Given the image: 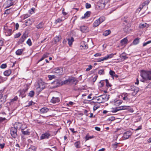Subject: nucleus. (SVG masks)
Segmentation results:
<instances>
[{"instance_id": "nucleus-1", "label": "nucleus", "mask_w": 151, "mask_h": 151, "mask_svg": "<svg viewBox=\"0 0 151 151\" xmlns=\"http://www.w3.org/2000/svg\"><path fill=\"white\" fill-rule=\"evenodd\" d=\"M140 76L145 80H151V70H141Z\"/></svg>"}, {"instance_id": "nucleus-2", "label": "nucleus", "mask_w": 151, "mask_h": 151, "mask_svg": "<svg viewBox=\"0 0 151 151\" xmlns=\"http://www.w3.org/2000/svg\"><path fill=\"white\" fill-rule=\"evenodd\" d=\"M78 82V80L76 78L72 77H70L67 80L63 81L64 84H72L74 83L76 85Z\"/></svg>"}, {"instance_id": "nucleus-3", "label": "nucleus", "mask_w": 151, "mask_h": 151, "mask_svg": "<svg viewBox=\"0 0 151 151\" xmlns=\"http://www.w3.org/2000/svg\"><path fill=\"white\" fill-rule=\"evenodd\" d=\"M130 108V106H122L112 108L111 111L113 113H114L121 110L129 109Z\"/></svg>"}, {"instance_id": "nucleus-4", "label": "nucleus", "mask_w": 151, "mask_h": 151, "mask_svg": "<svg viewBox=\"0 0 151 151\" xmlns=\"http://www.w3.org/2000/svg\"><path fill=\"white\" fill-rule=\"evenodd\" d=\"M38 87L37 90L39 92H40L45 87V83L41 79L39 80L38 81Z\"/></svg>"}, {"instance_id": "nucleus-5", "label": "nucleus", "mask_w": 151, "mask_h": 151, "mask_svg": "<svg viewBox=\"0 0 151 151\" xmlns=\"http://www.w3.org/2000/svg\"><path fill=\"white\" fill-rule=\"evenodd\" d=\"M105 19V17H101L94 22L93 24V27H97L100 24L104 21Z\"/></svg>"}, {"instance_id": "nucleus-6", "label": "nucleus", "mask_w": 151, "mask_h": 151, "mask_svg": "<svg viewBox=\"0 0 151 151\" xmlns=\"http://www.w3.org/2000/svg\"><path fill=\"white\" fill-rule=\"evenodd\" d=\"M52 84L54 85L53 88H55L64 84L63 83V81H62L60 79H56L53 81L52 83Z\"/></svg>"}, {"instance_id": "nucleus-7", "label": "nucleus", "mask_w": 151, "mask_h": 151, "mask_svg": "<svg viewBox=\"0 0 151 151\" xmlns=\"http://www.w3.org/2000/svg\"><path fill=\"white\" fill-rule=\"evenodd\" d=\"M109 0H101L97 4L98 6L100 9H103L109 2Z\"/></svg>"}, {"instance_id": "nucleus-8", "label": "nucleus", "mask_w": 151, "mask_h": 151, "mask_svg": "<svg viewBox=\"0 0 151 151\" xmlns=\"http://www.w3.org/2000/svg\"><path fill=\"white\" fill-rule=\"evenodd\" d=\"M10 134L11 136L14 138L17 137V129L14 126L10 128Z\"/></svg>"}, {"instance_id": "nucleus-9", "label": "nucleus", "mask_w": 151, "mask_h": 151, "mask_svg": "<svg viewBox=\"0 0 151 151\" xmlns=\"http://www.w3.org/2000/svg\"><path fill=\"white\" fill-rule=\"evenodd\" d=\"M53 72L57 76L60 75L62 74L63 69L61 68H57L53 69Z\"/></svg>"}, {"instance_id": "nucleus-10", "label": "nucleus", "mask_w": 151, "mask_h": 151, "mask_svg": "<svg viewBox=\"0 0 151 151\" xmlns=\"http://www.w3.org/2000/svg\"><path fill=\"white\" fill-rule=\"evenodd\" d=\"M51 134L49 132H46L42 134L40 137V139H48L49 137H51Z\"/></svg>"}, {"instance_id": "nucleus-11", "label": "nucleus", "mask_w": 151, "mask_h": 151, "mask_svg": "<svg viewBox=\"0 0 151 151\" xmlns=\"http://www.w3.org/2000/svg\"><path fill=\"white\" fill-rule=\"evenodd\" d=\"M14 1L12 0H7L5 3L4 5L6 6V8L9 7L14 5Z\"/></svg>"}, {"instance_id": "nucleus-12", "label": "nucleus", "mask_w": 151, "mask_h": 151, "mask_svg": "<svg viewBox=\"0 0 151 151\" xmlns=\"http://www.w3.org/2000/svg\"><path fill=\"white\" fill-rule=\"evenodd\" d=\"M132 133L130 131H127L124 133L123 134V138L125 139H127L132 135Z\"/></svg>"}, {"instance_id": "nucleus-13", "label": "nucleus", "mask_w": 151, "mask_h": 151, "mask_svg": "<svg viewBox=\"0 0 151 151\" xmlns=\"http://www.w3.org/2000/svg\"><path fill=\"white\" fill-rule=\"evenodd\" d=\"M101 96V99L102 102H104L108 100L109 99V95L106 94L102 95Z\"/></svg>"}, {"instance_id": "nucleus-14", "label": "nucleus", "mask_w": 151, "mask_h": 151, "mask_svg": "<svg viewBox=\"0 0 151 151\" xmlns=\"http://www.w3.org/2000/svg\"><path fill=\"white\" fill-rule=\"evenodd\" d=\"M4 32L6 36L11 35L12 34V29L9 28H6L5 27L4 29Z\"/></svg>"}, {"instance_id": "nucleus-15", "label": "nucleus", "mask_w": 151, "mask_h": 151, "mask_svg": "<svg viewBox=\"0 0 151 151\" xmlns=\"http://www.w3.org/2000/svg\"><path fill=\"white\" fill-rule=\"evenodd\" d=\"M27 37V36L25 33L23 34L19 40L18 42L19 43V44L22 43L24 41Z\"/></svg>"}, {"instance_id": "nucleus-16", "label": "nucleus", "mask_w": 151, "mask_h": 151, "mask_svg": "<svg viewBox=\"0 0 151 151\" xmlns=\"http://www.w3.org/2000/svg\"><path fill=\"white\" fill-rule=\"evenodd\" d=\"M60 101V99L58 97H53L51 100L50 102L53 104L59 102Z\"/></svg>"}, {"instance_id": "nucleus-17", "label": "nucleus", "mask_w": 151, "mask_h": 151, "mask_svg": "<svg viewBox=\"0 0 151 151\" xmlns=\"http://www.w3.org/2000/svg\"><path fill=\"white\" fill-rule=\"evenodd\" d=\"M22 124L19 122H16L14 125V126L16 127L17 129H18L19 130H21Z\"/></svg>"}, {"instance_id": "nucleus-18", "label": "nucleus", "mask_w": 151, "mask_h": 151, "mask_svg": "<svg viewBox=\"0 0 151 151\" xmlns=\"http://www.w3.org/2000/svg\"><path fill=\"white\" fill-rule=\"evenodd\" d=\"M81 31L83 32H86L88 31V27L85 26H82L80 27Z\"/></svg>"}, {"instance_id": "nucleus-19", "label": "nucleus", "mask_w": 151, "mask_h": 151, "mask_svg": "<svg viewBox=\"0 0 151 151\" xmlns=\"http://www.w3.org/2000/svg\"><path fill=\"white\" fill-rule=\"evenodd\" d=\"M24 88L20 91L21 94H24L28 90L29 86L28 85H25L24 86Z\"/></svg>"}, {"instance_id": "nucleus-20", "label": "nucleus", "mask_w": 151, "mask_h": 151, "mask_svg": "<svg viewBox=\"0 0 151 151\" xmlns=\"http://www.w3.org/2000/svg\"><path fill=\"white\" fill-rule=\"evenodd\" d=\"M61 39V36L60 35L57 36L54 38L55 44L59 42Z\"/></svg>"}, {"instance_id": "nucleus-21", "label": "nucleus", "mask_w": 151, "mask_h": 151, "mask_svg": "<svg viewBox=\"0 0 151 151\" xmlns=\"http://www.w3.org/2000/svg\"><path fill=\"white\" fill-rule=\"evenodd\" d=\"M44 23L42 22H41L36 26V27L38 29L44 28Z\"/></svg>"}, {"instance_id": "nucleus-22", "label": "nucleus", "mask_w": 151, "mask_h": 151, "mask_svg": "<svg viewBox=\"0 0 151 151\" xmlns=\"http://www.w3.org/2000/svg\"><path fill=\"white\" fill-rule=\"evenodd\" d=\"M5 96L3 97V95L1 93H0V101L1 102V103H4L6 101V98H5Z\"/></svg>"}, {"instance_id": "nucleus-23", "label": "nucleus", "mask_w": 151, "mask_h": 151, "mask_svg": "<svg viewBox=\"0 0 151 151\" xmlns=\"http://www.w3.org/2000/svg\"><path fill=\"white\" fill-rule=\"evenodd\" d=\"M121 60L122 61H123L127 58V57H126L125 53H123L120 55Z\"/></svg>"}, {"instance_id": "nucleus-24", "label": "nucleus", "mask_w": 151, "mask_h": 151, "mask_svg": "<svg viewBox=\"0 0 151 151\" xmlns=\"http://www.w3.org/2000/svg\"><path fill=\"white\" fill-rule=\"evenodd\" d=\"M91 12L90 11L87 12L84 14L83 16L81 17L82 19H84L86 17H89L91 14Z\"/></svg>"}, {"instance_id": "nucleus-25", "label": "nucleus", "mask_w": 151, "mask_h": 151, "mask_svg": "<svg viewBox=\"0 0 151 151\" xmlns=\"http://www.w3.org/2000/svg\"><path fill=\"white\" fill-rule=\"evenodd\" d=\"M49 110V109L47 108L44 107L42 108L40 110V111L41 113H45L47 112Z\"/></svg>"}, {"instance_id": "nucleus-26", "label": "nucleus", "mask_w": 151, "mask_h": 151, "mask_svg": "<svg viewBox=\"0 0 151 151\" xmlns=\"http://www.w3.org/2000/svg\"><path fill=\"white\" fill-rule=\"evenodd\" d=\"M11 73V70L10 69L8 70L5 71L4 73V76H8L10 75Z\"/></svg>"}, {"instance_id": "nucleus-27", "label": "nucleus", "mask_w": 151, "mask_h": 151, "mask_svg": "<svg viewBox=\"0 0 151 151\" xmlns=\"http://www.w3.org/2000/svg\"><path fill=\"white\" fill-rule=\"evenodd\" d=\"M128 40L127 38H124L123 39L121 40V43L122 45H124V44H126Z\"/></svg>"}, {"instance_id": "nucleus-28", "label": "nucleus", "mask_w": 151, "mask_h": 151, "mask_svg": "<svg viewBox=\"0 0 151 151\" xmlns=\"http://www.w3.org/2000/svg\"><path fill=\"white\" fill-rule=\"evenodd\" d=\"M122 20L123 22H125V23H128L129 21L128 17L127 16L124 17H122Z\"/></svg>"}, {"instance_id": "nucleus-29", "label": "nucleus", "mask_w": 151, "mask_h": 151, "mask_svg": "<svg viewBox=\"0 0 151 151\" xmlns=\"http://www.w3.org/2000/svg\"><path fill=\"white\" fill-rule=\"evenodd\" d=\"M68 41V44L70 46L72 44L73 42L74 41V39L73 37H71L70 38L67 39Z\"/></svg>"}, {"instance_id": "nucleus-30", "label": "nucleus", "mask_w": 151, "mask_h": 151, "mask_svg": "<svg viewBox=\"0 0 151 151\" xmlns=\"http://www.w3.org/2000/svg\"><path fill=\"white\" fill-rule=\"evenodd\" d=\"M22 133L24 135H29L30 133L29 129H27L26 130H23L21 131Z\"/></svg>"}, {"instance_id": "nucleus-31", "label": "nucleus", "mask_w": 151, "mask_h": 151, "mask_svg": "<svg viewBox=\"0 0 151 151\" xmlns=\"http://www.w3.org/2000/svg\"><path fill=\"white\" fill-rule=\"evenodd\" d=\"M23 52V50L22 49H18L16 52V54L17 55H20Z\"/></svg>"}, {"instance_id": "nucleus-32", "label": "nucleus", "mask_w": 151, "mask_h": 151, "mask_svg": "<svg viewBox=\"0 0 151 151\" xmlns=\"http://www.w3.org/2000/svg\"><path fill=\"white\" fill-rule=\"evenodd\" d=\"M74 145L75 147L77 148L81 147V142L80 141H78L75 142Z\"/></svg>"}, {"instance_id": "nucleus-33", "label": "nucleus", "mask_w": 151, "mask_h": 151, "mask_svg": "<svg viewBox=\"0 0 151 151\" xmlns=\"http://www.w3.org/2000/svg\"><path fill=\"white\" fill-rule=\"evenodd\" d=\"M32 21L31 19H29L25 21V24L26 26L32 24Z\"/></svg>"}, {"instance_id": "nucleus-34", "label": "nucleus", "mask_w": 151, "mask_h": 151, "mask_svg": "<svg viewBox=\"0 0 151 151\" xmlns=\"http://www.w3.org/2000/svg\"><path fill=\"white\" fill-rule=\"evenodd\" d=\"M36 148L35 147L31 146L28 149L27 151H36Z\"/></svg>"}, {"instance_id": "nucleus-35", "label": "nucleus", "mask_w": 151, "mask_h": 151, "mask_svg": "<svg viewBox=\"0 0 151 151\" xmlns=\"http://www.w3.org/2000/svg\"><path fill=\"white\" fill-rule=\"evenodd\" d=\"M111 32V31L110 30H106L103 32V35L105 36H106L109 35Z\"/></svg>"}, {"instance_id": "nucleus-36", "label": "nucleus", "mask_w": 151, "mask_h": 151, "mask_svg": "<svg viewBox=\"0 0 151 151\" xmlns=\"http://www.w3.org/2000/svg\"><path fill=\"white\" fill-rule=\"evenodd\" d=\"M131 90L134 91V93L136 94L138 91V88L135 86H133L131 88Z\"/></svg>"}, {"instance_id": "nucleus-37", "label": "nucleus", "mask_w": 151, "mask_h": 151, "mask_svg": "<svg viewBox=\"0 0 151 151\" xmlns=\"http://www.w3.org/2000/svg\"><path fill=\"white\" fill-rule=\"evenodd\" d=\"M114 55V54L112 53H111L110 54L107 55L105 57V59L106 60L108 59L111 58L113 57Z\"/></svg>"}, {"instance_id": "nucleus-38", "label": "nucleus", "mask_w": 151, "mask_h": 151, "mask_svg": "<svg viewBox=\"0 0 151 151\" xmlns=\"http://www.w3.org/2000/svg\"><path fill=\"white\" fill-rule=\"evenodd\" d=\"M35 94V92L33 91H30L28 93V95L30 97H33Z\"/></svg>"}, {"instance_id": "nucleus-39", "label": "nucleus", "mask_w": 151, "mask_h": 151, "mask_svg": "<svg viewBox=\"0 0 151 151\" xmlns=\"http://www.w3.org/2000/svg\"><path fill=\"white\" fill-rule=\"evenodd\" d=\"M139 42V39L137 38L134 40L133 42V43L134 45H136L138 44Z\"/></svg>"}, {"instance_id": "nucleus-40", "label": "nucleus", "mask_w": 151, "mask_h": 151, "mask_svg": "<svg viewBox=\"0 0 151 151\" xmlns=\"http://www.w3.org/2000/svg\"><path fill=\"white\" fill-rule=\"evenodd\" d=\"M75 104V103L72 102L70 101L68 103L66 104V106H70Z\"/></svg>"}, {"instance_id": "nucleus-41", "label": "nucleus", "mask_w": 151, "mask_h": 151, "mask_svg": "<svg viewBox=\"0 0 151 151\" xmlns=\"http://www.w3.org/2000/svg\"><path fill=\"white\" fill-rule=\"evenodd\" d=\"M63 20L59 18L55 20V23L57 24L58 23H60L63 22Z\"/></svg>"}, {"instance_id": "nucleus-42", "label": "nucleus", "mask_w": 151, "mask_h": 151, "mask_svg": "<svg viewBox=\"0 0 151 151\" xmlns=\"http://www.w3.org/2000/svg\"><path fill=\"white\" fill-rule=\"evenodd\" d=\"M48 77L49 80H52L53 79L56 78V77L55 75H48Z\"/></svg>"}, {"instance_id": "nucleus-43", "label": "nucleus", "mask_w": 151, "mask_h": 151, "mask_svg": "<svg viewBox=\"0 0 151 151\" xmlns=\"http://www.w3.org/2000/svg\"><path fill=\"white\" fill-rule=\"evenodd\" d=\"M130 94H128L127 93H124L122 95V96L125 97L127 98H130Z\"/></svg>"}, {"instance_id": "nucleus-44", "label": "nucleus", "mask_w": 151, "mask_h": 151, "mask_svg": "<svg viewBox=\"0 0 151 151\" xmlns=\"http://www.w3.org/2000/svg\"><path fill=\"white\" fill-rule=\"evenodd\" d=\"M109 73L111 75V76L114 78V76L115 74V72L112 70H110L109 71Z\"/></svg>"}, {"instance_id": "nucleus-45", "label": "nucleus", "mask_w": 151, "mask_h": 151, "mask_svg": "<svg viewBox=\"0 0 151 151\" xmlns=\"http://www.w3.org/2000/svg\"><path fill=\"white\" fill-rule=\"evenodd\" d=\"M27 128V127L26 125L25 124H22V127L21 130V131L25 130Z\"/></svg>"}, {"instance_id": "nucleus-46", "label": "nucleus", "mask_w": 151, "mask_h": 151, "mask_svg": "<svg viewBox=\"0 0 151 151\" xmlns=\"http://www.w3.org/2000/svg\"><path fill=\"white\" fill-rule=\"evenodd\" d=\"M98 73L100 75L104 74V69H101L98 72Z\"/></svg>"}, {"instance_id": "nucleus-47", "label": "nucleus", "mask_w": 151, "mask_h": 151, "mask_svg": "<svg viewBox=\"0 0 151 151\" xmlns=\"http://www.w3.org/2000/svg\"><path fill=\"white\" fill-rule=\"evenodd\" d=\"M105 58V57H104V58H100L98 59L97 61V62H100L104 60H106V59Z\"/></svg>"}, {"instance_id": "nucleus-48", "label": "nucleus", "mask_w": 151, "mask_h": 151, "mask_svg": "<svg viewBox=\"0 0 151 151\" xmlns=\"http://www.w3.org/2000/svg\"><path fill=\"white\" fill-rule=\"evenodd\" d=\"M146 23L140 24L139 26V27L140 28H143L146 27Z\"/></svg>"}, {"instance_id": "nucleus-49", "label": "nucleus", "mask_w": 151, "mask_h": 151, "mask_svg": "<svg viewBox=\"0 0 151 151\" xmlns=\"http://www.w3.org/2000/svg\"><path fill=\"white\" fill-rule=\"evenodd\" d=\"M27 43L29 46L32 45V42L31 40L29 39L27 41Z\"/></svg>"}, {"instance_id": "nucleus-50", "label": "nucleus", "mask_w": 151, "mask_h": 151, "mask_svg": "<svg viewBox=\"0 0 151 151\" xmlns=\"http://www.w3.org/2000/svg\"><path fill=\"white\" fill-rule=\"evenodd\" d=\"M106 83V86L107 87H110L111 86V85L109 83V81L108 80L106 79L105 80Z\"/></svg>"}, {"instance_id": "nucleus-51", "label": "nucleus", "mask_w": 151, "mask_h": 151, "mask_svg": "<svg viewBox=\"0 0 151 151\" xmlns=\"http://www.w3.org/2000/svg\"><path fill=\"white\" fill-rule=\"evenodd\" d=\"M122 97V99L123 100L126 101H129L130 100V99L131 98H127L124 96H123Z\"/></svg>"}, {"instance_id": "nucleus-52", "label": "nucleus", "mask_w": 151, "mask_h": 151, "mask_svg": "<svg viewBox=\"0 0 151 151\" xmlns=\"http://www.w3.org/2000/svg\"><path fill=\"white\" fill-rule=\"evenodd\" d=\"M94 137V136H86V140H88L89 139H91L92 138H93Z\"/></svg>"}, {"instance_id": "nucleus-53", "label": "nucleus", "mask_w": 151, "mask_h": 151, "mask_svg": "<svg viewBox=\"0 0 151 151\" xmlns=\"http://www.w3.org/2000/svg\"><path fill=\"white\" fill-rule=\"evenodd\" d=\"M92 68V66L91 65H88V68H87L86 69V71H88Z\"/></svg>"}, {"instance_id": "nucleus-54", "label": "nucleus", "mask_w": 151, "mask_h": 151, "mask_svg": "<svg viewBox=\"0 0 151 151\" xmlns=\"http://www.w3.org/2000/svg\"><path fill=\"white\" fill-rule=\"evenodd\" d=\"M6 67L7 65L6 64H3L0 66V68L2 69L6 68Z\"/></svg>"}, {"instance_id": "nucleus-55", "label": "nucleus", "mask_w": 151, "mask_h": 151, "mask_svg": "<svg viewBox=\"0 0 151 151\" xmlns=\"http://www.w3.org/2000/svg\"><path fill=\"white\" fill-rule=\"evenodd\" d=\"M128 29V27H126L124 28V30L125 32L128 33L129 32Z\"/></svg>"}, {"instance_id": "nucleus-56", "label": "nucleus", "mask_w": 151, "mask_h": 151, "mask_svg": "<svg viewBox=\"0 0 151 151\" xmlns=\"http://www.w3.org/2000/svg\"><path fill=\"white\" fill-rule=\"evenodd\" d=\"M149 3V1L148 0H146L142 4L143 6H145L146 5H147Z\"/></svg>"}, {"instance_id": "nucleus-57", "label": "nucleus", "mask_w": 151, "mask_h": 151, "mask_svg": "<svg viewBox=\"0 0 151 151\" xmlns=\"http://www.w3.org/2000/svg\"><path fill=\"white\" fill-rule=\"evenodd\" d=\"M49 55V53H47V52H46L45 53V54H43V57L45 58H47L48 55Z\"/></svg>"}, {"instance_id": "nucleus-58", "label": "nucleus", "mask_w": 151, "mask_h": 151, "mask_svg": "<svg viewBox=\"0 0 151 151\" xmlns=\"http://www.w3.org/2000/svg\"><path fill=\"white\" fill-rule=\"evenodd\" d=\"M21 35V33L19 32L18 33L14 35V38H18Z\"/></svg>"}, {"instance_id": "nucleus-59", "label": "nucleus", "mask_w": 151, "mask_h": 151, "mask_svg": "<svg viewBox=\"0 0 151 151\" xmlns=\"http://www.w3.org/2000/svg\"><path fill=\"white\" fill-rule=\"evenodd\" d=\"M5 145V144L4 143V142L0 143V148L1 149L4 148V147Z\"/></svg>"}, {"instance_id": "nucleus-60", "label": "nucleus", "mask_w": 151, "mask_h": 151, "mask_svg": "<svg viewBox=\"0 0 151 151\" xmlns=\"http://www.w3.org/2000/svg\"><path fill=\"white\" fill-rule=\"evenodd\" d=\"M81 46L84 49H86L88 48V46L86 44L85 45L84 44L83 45H81Z\"/></svg>"}, {"instance_id": "nucleus-61", "label": "nucleus", "mask_w": 151, "mask_h": 151, "mask_svg": "<svg viewBox=\"0 0 151 151\" xmlns=\"http://www.w3.org/2000/svg\"><path fill=\"white\" fill-rule=\"evenodd\" d=\"M91 7V5L88 3H86V7L87 9H88Z\"/></svg>"}, {"instance_id": "nucleus-62", "label": "nucleus", "mask_w": 151, "mask_h": 151, "mask_svg": "<svg viewBox=\"0 0 151 151\" xmlns=\"http://www.w3.org/2000/svg\"><path fill=\"white\" fill-rule=\"evenodd\" d=\"M18 99V97L17 96H16L14 98L11 100V102H13L14 101H16Z\"/></svg>"}, {"instance_id": "nucleus-63", "label": "nucleus", "mask_w": 151, "mask_h": 151, "mask_svg": "<svg viewBox=\"0 0 151 151\" xmlns=\"http://www.w3.org/2000/svg\"><path fill=\"white\" fill-rule=\"evenodd\" d=\"M16 149H17L16 151H18L19 150V145L18 144H17L15 145Z\"/></svg>"}, {"instance_id": "nucleus-64", "label": "nucleus", "mask_w": 151, "mask_h": 151, "mask_svg": "<svg viewBox=\"0 0 151 151\" xmlns=\"http://www.w3.org/2000/svg\"><path fill=\"white\" fill-rule=\"evenodd\" d=\"M10 9H6L5 12V13L8 14H9L11 12H10Z\"/></svg>"}]
</instances>
